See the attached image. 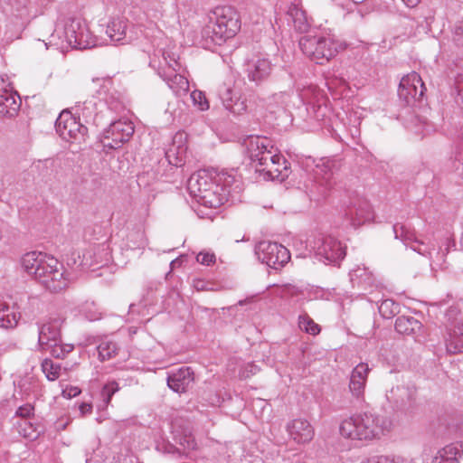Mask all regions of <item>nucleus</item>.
Masks as SVG:
<instances>
[{
	"mask_svg": "<svg viewBox=\"0 0 463 463\" xmlns=\"http://www.w3.org/2000/svg\"><path fill=\"white\" fill-rule=\"evenodd\" d=\"M63 320L57 317H50L47 321L38 324V345L46 349L48 345H55L61 340V326Z\"/></svg>",
	"mask_w": 463,
	"mask_h": 463,
	"instance_id": "14",
	"label": "nucleus"
},
{
	"mask_svg": "<svg viewBox=\"0 0 463 463\" xmlns=\"http://www.w3.org/2000/svg\"><path fill=\"white\" fill-rule=\"evenodd\" d=\"M42 371L49 381H55L60 377L61 365L53 363L51 359H44L42 362Z\"/></svg>",
	"mask_w": 463,
	"mask_h": 463,
	"instance_id": "35",
	"label": "nucleus"
},
{
	"mask_svg": "<svg viewBox=\"0 0 463 463\" xmlns=\"http://www.w3.org/2000/svg\"><path fill=\"white\" fill-rule=\"evenodd\" d=\"M355 4L363 3L364 0H352Z\"/></svg>",
	"mask_w": 463,
	"mask_h": 463,
	"instance_id": "60",
	"label": "nucleus"
},
{
	"mask_svg": "<svg viewBox=\"0 0 463 463\" xmlns=\"http://www.w3.org/2000/svg\"><path fill=\"white\" fill-rule=\"evenodd\" d=\"M387 456H372L361 461V463H386Z\"/></svg>",
	"mask_w": 463,
	"mask_h": 463,
	"instance_id": "52",
	"label": "nucleus"
},
{
	"mask_svg": "<svg viewBox=\"0 0 463 463\" xmlns=\"http://www.w3.org/2000/svg\"><path fill=\"white\" fill-rule=\"evenodd\" d=\"M191 99L195 106L202 111L209 109V102L205 97V94L198 90L192 91Z\"/></svg>",
	"mask_w": 463,
	"mask_h": 463,
	"instance_id": "42",
	"label": "nucleus"
},
{
	"mask_svg": "<svg viewBox=\"0 0 463 463\" xmlns=\"http://www.w3.org/2000/svg\"><path fill=\"white\" fill-rule=\"evenodd\" d=\"M185 440L187 442V445H186L187 449H195L196 443H195V441L193 439L188 438V439H185Z\"/></svg>",
	"mask_w": 463,
	"mask_h": 463,
	"instance_id": "55",
	"label": "nucleus"
},
{
	"mask_svg": "<svg viewBox=\"0 0 463 463\" xmlns=\"http://www.w3.org/2000/svg\"><path fill=\"white\" fill-rule=\"evenodd\" d=\"M188 188L194 197L198 199V194L203 195L211 188L216 189L218 188V184H216L215 179L213 180L206 174L198 173L197 175H193L190 177L188 181Z\"/></svg>",
	"mask_w": 463,
	"mask_h": 463,
	"instance_id": "24",
	"label": "nucleus"
},
{
	"mask_svg": "<svg viewBox=\"0 0 463 463\" xmlns=\"http://www.w3.org/2000/svg\"><path fill=\"white\" fill-rule=\"evenodd\" d=\"M163 61L164 64L162 62H159L158 66H162L163 68L168 69V62L174 64V67H175L178 70L179 64L177 62V60L175 58V54H169L165 52H163Z\"/></svg>",
	"mask_w": 463,
	"mask_h": 463,
	"instance_id": "49",
	"label": "nucleus"
},
{
	"mask_svg": "<svg viewBox=\"0 0 463 463\" xmlns=\"http://www.w3.org/2000/svg\"><path fill=\"white\" fill-rule=\"evenodd\" d=\"M335 184L333 172L328 164L317 165L314 169L313 179L307 185L311 196L326 197Z\"/></svg>",
	"mask_w": 463,
	"mask_h": 463,
	"instance_id": "10",
	"label": "nucleus"
},
{
	"mask_svg": "<svg viewBox=\"0 0 463 463\" xmlns=\"http://www.w3.org/2000/svg\"><path fill=\"white\" fill-rule=\"evenodd\" d=\"M454 41L458 45L463 47V22H460L455 25Z\"/></svg>",
	"mask_w": 463,
	"mask_h": 463,
	"instance_id": "50",
	"label": "nucleus"
},
{
	"mask_svg": "<svg viewBox=\"0 0 463 463\" xmlns=\"http://www.w3.org/2000/svg\"><path fill=\"white\" fill-rule=\"evenodd\" d=\"M386 463H412V461L407 458L402 456H387Z\"/></svg>",
	"mask_w": 463,
	"mask_h": 463,
	"instance_id": "53",
	"label": "nucleus"
},
{
	"mask_svg": "<svg viewBox=\"0 0 463 463\" xmlns=\"http://www.w3.org/2000/svg\"><path fill=\"white\" fill-rule=\"evenodd\" d=\"M196 260L203 265L210 266L215 262V255L210 252H200L196 257Z\"/></svg>",
	"mask_w": 463,
	"mask_h": 463,
	"instance_id": "46",
	"label": "nucleus"
},
{
	"mask_svg": "<svg viewBox=\"0 0 463 463\" xmlns=\"http://www.w3.org/2000/svg\"><path fill=\"white\" fill-rule=\"evenodd\" d=\"M225 193V191L221 192L220 186L218 185V188H211L203 195L198 194L196 201L203 206L218 208L228 202V194Z\"/></svg>",
	"mask_w": 463,
	"mask_h": 463,
	"instance_id": "25",
	"label": "nucleus"
},
{
	"mask_svg": "<svg viewBox=\"0 0 463 463\" xmlns=\"http://www.w3.org/2000/svg\"><path fill=\"white\" fill-rule=\"evenodd\" d=\"M402 1L409 7H414L420 3V0H402Z\"/></svg>",
	"mask_w": 463,
	"mask_h": 463,
	"instance_id": "56",
	"label": "nucleus"
},
{
	"mask_svg": "<svg viewBox=\"0 0 463 463\" xmlns=\"http://www.w3.org/2000/svg\"><path fill=\"white\" fill-rule=\"evenodd\" d=\"M271 64L268 59L258 58L249 61L246 64V72L249 80L259 83L269 77Z\"/></svg>",
	"mask_w": 463,
	"mask_h": 463,
	"instance_id": "22",
	"label": "nucleus"
},
{
	"mask_svg": "<svg viewBox=\"0 0 463 463\" xmlns=\"http://www.w3.org/2000/svg\"><path fill=\"white\" fill-rule=\"evenodd\" d=\"M166 382L167 386L175 392L184 393L193 385L194 373L190 367L183 366L169 372Z\"/></svg>",
	"mask_w": 463,
	"mask_h": 463,
	"instance_id": "16",
	"label": "nucleus"
},
{
	"mask_svg": "<svg viewBox=\"0 0 463 463\" xmlns=\"http://www.w3.org/2000/svg\"><path fill=\"white\" fill-rule=\"evenodd\" d=\"M156 60L153 59V60L150 61L149 65L156 69Z\"/></svg>",
	"mask_w": 463,
	"mask_h": 463,
	"instance_id": "58",
	"label": "nucleus"
},
{
	"mask_svg": "<svg viewBox=\"0 0 463 463\" xmlns=\"http://www.w3.org/2000/svg\"><path fill=\"white\" fill-rule=\"evenodd\" d=\"M416 390L413 386L397 385L386 394L389 402L396 406L403 407L411 404L415 399Z\"/></svg>",
	"mask_w": 463,
	"mask_h": 463,
	"instance_id": "23",
	"label": "nucleus"
},
{
	"mask_svg": "<svg viewBox=\"0 0 463 463\" xmlns=\"http://www.w3.org/2000/svg\"><path fill=\"white\" fill-rule=\"evenodd\" d=\"M216 184L220 186L221 192L228 194V199L232 197L233 194H239L241 191V181L237 175L235 170H222L215 177Z\"/></svg>",
	"mask_w": 463,
	"mask_h": 463,
	"instance_id": "19",
	"label": "nucleus"
},
{
	"mask_svg": "<svg viewBox=\"0 0 463 463\" xmlns=\"http://www.w3.org/2000/svg\"><path fill=\"white\" fill-rule=\"evenodd\" d=\"M395 239L401 240L405 246L411 243H421L415 236L414 230L407 227L403 223H395L392 227Z\"/></svg>",
	"mask_w": 463,
	"mask_h": 463,
	"instance_id": "30",
	"label": "nucleus"
},
{
	"mask_svg": "<svg viewBox=\"0 0 463 463\" xmlns=\"http://www.w3.org/2000/svg\"><path fill=\"white\" fill-rule=\"evenodd\" d=\"M452 243L453 246H455V241L452 240V241H449L448 242V246L446 248V251L448 252L449 251V244Z\"/></svg>",
	"mask_w": 463,
	"mask_h": 463,
	"instance_id": "59",
	"label": "nucleus"
},
{
	"mask_svg": "<svg viewBox=\"0 0 463 463\" xmlns=\"http://www.w3.org/2000/svg\"><path fill=\"white\" fill-rule=\"evenodd\" d=\"M298 325L300 329L312 335H316L320 332L319 326L315 323L314 320L311 319L307 315L299 316Z\"/></svg>",
	"mask_w": 463,
	"mask_h": 463,
	"instance_id": "37",
	"label": "nucleus"
},
{
	"mask_svg": "<svg viewBox=\"0 0 463 463\" xmlns=\"http://www.w3.org/2000/svg\"><path fill=\"white\" fill-rule=\"evenodd\" d=\"M57 134L71 145L84 143L88 137V128L68 110H62L55 121Z\"/></svg>",
	"mask_w": 463,
	"mask_h": 463,
	"instance_id": "6",
	"label": "nucleus"
},
{
	"mask_svg": "<svg viewBox=\"0 0 463 463\" xmlns=\"http://www.w3.org/2000/svg\"><path fill=\"white\" fill-rule=\"evenodd\" d=\"M24 269L51 292L57 293L65 289L69 279L57 259L40 251H31L22 258Z\"/></svg>",
	"mask_w": 463,
	"mask_h": 463,
	"instance_id": "1",
	"label": "nucleus"
},
{
	"mask_svg": "<svg viewBox=\"0 0 463 463\" xmlns=\"http://www.w3.org/2000/svg\"><path fill=\"white\" fill-rule=\"evenodd\" d=\"M94 82H98L99 83L100 81L103 82V84L105 83H110V80L109 79H96V80H93Z\"/></svg>",
	"mask_w": 463,
	"mask_h": 463,
	"instance_id": "57",
	"label": "nucleus"
},
{
	"mask_svg": "<svg viewBox=\"0 0 463 463\" xmlns=\"http://www.w3.org/2000/svg\"><path fill=\"white\" fill-rule=\"evenodd\" d=\"M119 390L118 383L115 381L109 382L106 383L100 392V396L102 398L103 402L105 405H108L112 396Z\"/></svg>",
	"mask_w": 463,
	"mask_h": 463,
	"instance_id": "41",
	"label": "nucleus"
},
{
	"mask_svg": "<svg viewBox=\"0 0 463 463\" xmlns=\"http://www.w3.org/2000/svg\"><path fill=\"white\" fill-rule=\"evenodd\" d=\"M379 312L384 318H392L399 312V305L392 299H384L379 306Z\"/></svg>",
	"mask_w": 463,
	"mask_h": 463,
	"instance_id": "38",
	"label": "nucleus"
},
{
	"mask_svg": "<svg viewBox=\"0 0 463 463\" xmlns=\"http://www.w3.org/2000/svg\"><path fill=\"white\" fill-rule=\"evenodd\" d=\"M34 408L29 404L26 403L24 405L20 406L15 414L21 418H29L31 415L33 414Z\"/></svg>",
	"mask_w": 463,
	"mask_h": 463,
	"instance_id": "48",
	"label": "nucleus"
},
{
	"mask_svg": "<svg viewBox=\"0 0 463 463\" xmlns=\"http://www.w3.org/2000/svg\"><path fill=\"white\" fill-rule=\"evenodd\" d=\"M74 346L71 344H62L60 340L59 343H55V345H48V348L42 349L49 350L52 354V355L55 358L63 359L69 353H71L73 350Z\"/></svg>",
	"mask_w": 463,
	"mask_h": 463,
	"instance_id": "36",
	"label": "nucleus"
},
{
	"mask_svg": "<svg viewBox=\"0 0 463 463\" xmlns=\"http://www.w3.org/2000/svg\"><path fill=\"white\" fill-rule=\"evenodd\" d=\"M291 94L287 91H280L275 93L270 97L271 102L275 103L279 107L286 109L290 101Z\"/></svg>",
	"mask_w": 463,
	"mask_h": 463,
	"instance_id": "44",
	"label": "nucleus"
},
{
	"mask_svg": "<svg viewBox=\"0 0 463 463\" xmlns=\"http://www.w3.org/2000/svg\"><path fill=\"white\" fill-rule=\"evenodd\" d=\"M22 101L17 92L0 90V118H13L20 109Z\"/></svg>",
	"mask_w": 463,
	"mask_h": 463,
	"instance_id": "20",
	"label": "nucleus"
},
{
	"mask_svg": "<svg viewBox=\"0 0 463 463\" xmlns=\"http://www.w3.org/2000/svg\"><path fill=\"white\" fill-rule=\"evenodd\" d=\"M445 337L446 348L449 353L458 354L463 352V322L455 321L447 326Z\"/></svg>",
	"mask_w": 463,
	"mask_h": 463,
	"instance_id": "21",
	"label": "nucleus"
},
{
	"mask_svg": "<svg viewBox=\"0 0 463 463\" xmlns=\"http://www.w3.org/2000/svg\"><path fill=\"white\" fill-rule=\"evenodd\" d=\"M316 256L325 264L339 265L345 256V247L333 236H321L314 242Z\"/></svg>",
	"mask_w": 463,
	"mask_h": 463,
	"instance_id": "8",
	"label": "nucleus"
},
{
	"mask_svg": "<svg viewBox=\"0 0 463 463\" xmlns=\"http://www.w3.org/2000/svg\"><path fill=\"white\" fill-rule=\"evenodd\" d=\"M287 430L297 443L309 442L314 437V429L305 419H295L287 424Z\"/></svg>",
	"mask_w": 463,
	"mask_h": 463,
	"instance_id": "18",
	"label": "nucleus"
},
{
	"mask_svg": "<svg viewBox=\"0 0 463 463\" xmlns=\"http://www.w3.org/2000/svg\"><path fill=\"white\" fill-rule=\"evenodd\" d=\"M349 276L354 288L366 289L372 284V276L365 268L358 267L351 270Z\"/></svg>",
	"mask_w": 463,
	"mask_h": 463,
	"instance_id": "31",
	"label": "nucleus"
},
{
	"mask_svg": "<svg viewBox=\"0 0 463 463\" xmlns=\"http://www.w3.org/2000/svg\"><path fill=\"white\" fill-rule=\"evenodd\" d=\"M182 134L176 135L174 137L173 145L165 151V156L171 165L175 166L182 165L184 163L183 156L186 150V147L179 145L175 146L176 138L182 139Z\"/></svg>",
	"mask_w": 463,
	"mask_h": 463,
	"instance_id": "32",
	"label": "nucleus"
},
{
	"mask_svg": "<svg viewBox=\"0 0 463 463\" xmlns=\"http://www.w3.org/2000/svg\"><path fill=\"white\" fill-rule=\"evenodd\" d=\"M97 318H98V317H90V320H95Z\"/></svg>",
	"mask_w": 463,
	"mask_h": 463,
	"instance_id": "62",
	"label": "nucleus"
},
{
	"mask_svg": "<svg viewBox=\"0 0 463 463\" xmlns=\"http://www.w3.org/2000/svg\"><path fill=\"white\" fill-rule=\"evenodd\" d=\"M127 23L123 19H113L107 26L106 33L111 41L121 43L126 38Z\"/></svg>",
	"mask_w": 463,
	"mask_h": 463,
	"instance_id": "29",
	"label": "nucleus"
},
{
	"mask_svg": "<svg viewBox=\"0 0 463 463\" xmlns=\"http://www.w3.org/2000/svg\"><path fill=\"white\" fill-rule=\"evenodd\" d=\"M276 293L282 298H291L298 297L302 294V291L295 285L283 284L281 286H277Z\"/></svg>",
	"mask_w": 463,
	"mask_h": 463,
	"instance_id": "39",
	"label": "nucleus"
},
{
	"mask_svg": "<svg viewBox=\"0 0 463 463\" xmlns=\"http://www.w3.org/2000/svg\"><path fill=\"white\" fill-rule=\"evenodd\" d=\"M247 100L245 98H242L240 94L237 99H234V103L230 105L227 110L234 115H241L247 110Z\"/></svg>",
	"mask_w": 463,
	"mask_h": 463,
	"instance_id": "43",
	"label": "nucleus"
},
{
	"mask_svg": "<svg viewBox=\"0 0 463 463\" xmlns=\"http://www.w3.org/2000/svg\"><path fill=\"white\" fill-rule=\"evenodd\" d=\"M345 216L354 227L360 226L373 219V212L369 202L361 197L353 199L347 205Z\"/></svg>",
	"mask_w": 463,
	"mask_h": 463,
	"instance_id": "13",
	"label": "nucleus"
},
{
	"mask_svg": "<svg viewBox=\"0 0 463 463\" xmlns=\"http://www.w3.org/2000/svg\"><path fill=\"white\" fill-rule=\"evenodd\" d=\"M462 453L463 449H459L457 445L449 444L438 451L431 463H458Z\"/></svg>",
	"mask_w": 463,
	"mask_h": 463,
	"instance_id": "27",
	"label": "nucleus"
},
{
	"mask_svg": "<svg viewBox=\"0 0 463 463\" xmlns=\"http://www.w3.org/2000/svg\"><path fill=\"white\" fill-rule=\"evenodd\" d=\"M212 22L202 31L204 47L212 44L221 46L228 39L234 37L241 29V16L237 10L230 5L216 6L213 11Z\"/></svg>",
	"mask_w": 463,
	"mask_h": 463,
	"instance_id": "3",
	"label": "nucleus"
},
{
	"mask_svg": "<svg viewBox=\"0 0 463 463\" xmlns=\"http://www.w3.org/2000/svg\"><path fill=\"white\" fill-rule=\"evenodd\" d=\"M99 358L100 361L109 360L118 354V346L117 343L111 340H103L97 346Z\"/></svg>",
	"mask_w": 463,
	"mask_h": 463,
	"instance_id": "33",
	"label": "nucleus"
},
{
	"mask_svg": "<svg viewBox=\"0 0 463 463\" xmlns=\"http://www.w3.org/2000/svg\"><path fill=\"white\" fill-rule=\"evenodd\" d=\"M95 103L92 100L85 101L81 106H78V110L81 111L84 118H90L94 112Z\"/></svg>",
	"mask_w": 463,
	"mask_h": 463,
	"instance_id": "47",
	"label": "nucleus"
},
{
	"mask_svg": "<svg viewBox=\"0 0 463 463\" xmlns=\"http://www.w3.org/2000/svg\"><path fill=\"white\" fill-rule=\"evenodd\" d=\"M79 410L80 411V415L85 416V415L90 414L92 412V405H91V403L82 402L79 406Z\"/></svg>",
	"mask_w": 463,
	"mask_h": 463,
	"instance_id": "54",
	"label": "nucleus"
},
{
	"mask_svg": "<svg viewBox=\"0 0 463 463\" xmlns=\"http://www.w3.org/2000/svg\"><path fill=\"white\" fill-rule=\"evenodd\" d=\"M370 370L367 364L360 363L352 370L350 374L349 392L352 397L359 403H363L365 401V387Z\"/></svg>",
	"mask_w": 463,
	"mask_h": 463,
	"instance_id": "12",
	"label": "nucleus"
},
{
	"mask_svg": "<svg viewBox=\"0 0 463 463\" xmlns=\"http://www.w3.org/2000/svg\"><path fill=\"white\" fill-rule=\"evenodd\" d=\"M255 254L262 263L275 269H281L290 260L286 247L269 241H260L255 247Z\"/></svg>",
	"mask_w": 463,
	"mask_h": 463,
	"instance_id": "7",
	"label": "nucleus"
},
{
	"mask_svg": "<svg viewBox=\"0 0 463 463\" xmlns=\"http://www.w3.org/2000/svg\"><path fill=\"white\" fill-rule=\"evenodd\" d=\"M270 140L267 137L250 136L244 140L247 154L251 162H257L256 172L266 179L284 180L288 175V161L273 151Z\"/></svg>",
	"mask_w": 463,
	"mask_h": 463,
	"instance_id": "2",
	"label": "nucleus"
},
{
	"mask_svg": "<svg viewBox=\"0 0 463 463\" xmlns=\"http://www.w3.org/2000/svg\"><path fill=\"white\" fill-rule=\"evenodd\" d=\"M80 389L77 386L66 387L62 390V396L68 399L78 396L80 393Z\"/></svg>",
	"mask_w": 463,
	"mask_h": 463,
	"instance_id": "51",
	"label": "nucleus"
},
{
	"mask_svg": "<svg viewBox=\"0 0 463 463\" xmlns=\"http://www.w3.org/2000/svg\"><path fill=\"white\" fill-rule=\"evenodd\" d=\"M395 330L402 335H413L421 329V323L413 317L401 316L396 318Z\"/></svg>",
	"mask_w": 463,
	"mask_h": 463,
	"instance_id": "26",
	"label": "nucleus"
},
{
	"mask_svg": "<svg viewBox=\"0 0 463 463\" xmlns=\"http://www.w3.org/2000/svg\"><path fill=\"white\" fill-rule=\"evenodd\" d=\"M17 325L16 316L10 312L7 304L0 303V327L11 328Z\"/></svg>",
	"mask_w": 463,
	"mask_h": 463,
	"instance_id": "34",
	"label": "nucleus"
},
{
	"mask_svg": "<svg viewBox=\"0 0 463 463\" xmlns=\"http://www.w3.org/2000/svg\"><path fill=\"white\" fill-rule=\"evenodd\" d=\"M134 130L131 121L119 119L111 123L104 131L102 142L105 146L117 149L129 140Z\"/></svg>",
	"mask_w": 463,
	"mask_h": 463,
	"instance_id": "9",
	"label": "nucleus"
},
{
	"mask_svg": "<svg viewBox=\"0 0 463 463\" xmlns=\"http://www.w3.org/2000/svg\"><path fill=\"white\" fill-rule=\"evenodd\" d=\"M299 47L310 60L323 64L337 53L340 44L331 37L306 35L300 38Z\"/></svg>",
	"mask_w": 463,
	"mask_h": 463,
	"instance_id": "5",
	"label": "nucleus"
},
{
	"mask_svg": "<svg viewBox=\"0 0 463 463\" xmlns=\"http://www.w3.org/2000/svg\"><path fill=\"white\" fill-rule=\"evenodd\" d=\"M64 35L67 43L76 49H88L90 44L88 41L89 32L79 20H70L64 27Z\"/></svg>",
	"mask_w": 463,
	"mask_h": 463,
	"instance_id": "15",
	"label": "nucleus"
},
{
	"mask_svg": "<svg viewBox=\"0 0 463 463\" xmlns=\"http://www.w3.org/2000/svg\"><path fill=\"white\" fill-rule=\"evenodd\" d=\"M157 74L163 79L167 86L175 93H184L189 89V82L185 77L177 73V69L174 64L168 62V69L157 66Z\"/></svg>",
	"mask_w": 463,
	"mask_h": 463,
	"instance_id": "17",
	"label": "nucleus"
},
{
	"mask_svg": "<svg viewBox=\"0 0 463 463\" xmlns=\"http://www.w3.org/2000/svg\"><path fill=\"white\" fill-rule=\"evenodd\" d=\"M43 5H46L50 2V0H41Z\"/></svg>",
	"mask_w": 463,
	"mask_h": 463,
	"instance_id": "61",
	"label": "nucleus"
},
{
	"mask_svg": "<svg viewBox=\"0 0 463 463\" xmlns=\"http://www.w3.org/2000/svg\"><path fill=\"white\" fill-rule=\"evenodd\" d=\"M238 95V92L226 86H222L219 90L220 99L225 109H228L230 105L234 103V99H237Z\"/></svg>",
	"mask_w": 463,
	"mask_h": 463,
	"instance_id": "40",
	"label": "nucleus"
},
{
	"mask_svg": "<svg viewBox=\"0 0 463 463\" xmlns=\"http://www.w3.org/2000/svg\"><path fill=\"white\" fill-rule=\"evenodd\" d=\"M386 420L378 415L364 412L355 414L342 421L340 434L354 440H372L386 429Z\"/></svg>",
	"mask_w": 463,
	"mask_h": 463,
	"instance_id": "4",
	"label": "nucleus"
},
{
	"mask_svg": "<svg viewBox=\"0 0 463 463\" xmlns=\"http://www.w3.org/2000/svg\"><path fill=\"white\" fill-rule=\"evenodd\" d=\"M421 243H411L409 247L419 254L422 256H427L431 259V250L428 245H425L423 241H420Z\"/></svg>",
	"mask_w": 463,
	"mask_h": 463,
	"instance_id": "45",
	"label": "nucleus"
},
{
	"mask_svg": "<svg viewBox=\"0 0 463 463\" xmlns=\"http://www.w3.org/2000/svg\"><path fill=\"white\" fill-rule=\"evenodd\" d=\"M287 15L288 16V20L293 24L296 30L303 33L309 27L306 13L298 5H290Z\"/></svg>",
	"mask_w": 463,
	"mask_h": 463,
	"instance_id": "28",
	"label": "nucleus"
},
{
	"mask_svg": "<svg viewBox=\"0 0 463 463\" xmlns=\"http://www.w3.org/2000/svg\"><path fill=\"white\" fill-rule=\"evenodd\" d=\"M425 90L426 88L420 76L413 71L402 78L398 95L400 99L410 104L412 100L420 99Z\"/></svg>",
	"mask_w": 463,
	"mask_h": 463,
	"instance_id": "11",
	"label": "nucleus"
}]
</instances>
